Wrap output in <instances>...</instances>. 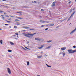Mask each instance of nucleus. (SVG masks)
<instances>
[{"label": "nucleus", "mask_w": 76, "mask_h": 76, "mask_svg": "<svg viewBox=\"0 0 76 76\" xmlns=\"http://www.w3.org/2000/svg\"><path fill=\"white\" fill-rule=\"evenodd\" d=\"M25 37H28V38H30L31 37L29 36V35H30V36H31V34L30 33H28V34H26V33H24V34Z\"/></svg>", "instance_id": "f257e3e1"}, {"label": "nucleus", "mask_w": 76, "mask_h": 76, "mask_svg": "<svg viewBox=\"0 0 76 76\" xmlns=\"http://www.w3.org/2000/svg\"><path fill=\"white\" fill-rule=\"evenodd\" d=\"M57 2V1H55L54 2H53L52 3V5L51 6L52 7H54L56 5V3Z\"/></svg>", "instance_id": "f03ea898"}, {"label": "nucleus", "mask_w": 76, "mask_h": 76, "mask_svg": "<svg viewBox=\"0 0 76 76\" xmlns=\"http://www.w3.org/2000/svg\"><path fill=\"white\" fill-rule=\"evenodd\" d=\"M7 71L8 73L10 75V74H11V71L10 70V69L9 68H7Z\"/></svg>", "instance_id": "7ed1b4c3"}, {"label": "nucleus", "mask_w": 76, "mask_h": 76, "mask_svg": "<svg viewBox=\"0 0 76 76\" xmlns=\"http://www.w3.org/2000/svg\"><path fill=\"white\" fill-rule=\"evenodd\" d=\"M67 51H68L69 54L72 53V49H69Z\"/></svg>", "instance_id": "20e7f679"}, {"label": "nucleus", "mask_w": 76, "mask_h": 76, "mask_svg": "<svg viewBox=\"0 0 76 76\" xmlns=\"http://www.w3.org/2000/svg\"><path fill=\"white\" fill-rule=\"evenodd\" d=\"M65 49H66V47H63L61 48V50H63V51L64 50H65Z\"/></svg>", "instance_id": "39448f33"}, {"label": "nucleus", "mask_w": 76, "mask_h": 76, "mask_svg": "<svg viewBox=\"0 0 76 76\" xmlns=\"http://www.w3.org/2000/svg\"><path fill=\"white\" fill-rule=\"evenodd\" d=\"M23 28H24L25 29H29L30 28L29 27H27V26H24V27Z\"/></svg>", "instance_id": "423d86ee"}, {"label": "nucleus", "mask_w": 76, "mask_h": 76, "mask_svg": "<svg viewBox=\"0 0 76 76\" xmlns=\"http://www.w3.org/2000/svg\"><path fill=\"white\" fill-rule=\"evenodd\" d=\"M35 40H37V41H41V40L38 38H35Z\"/></svg>", "instance_id": "0eeeda50"}, {"label": "nucleus", "mask_w": 76, "mask_h": 76, "mask_svg": "<svg viewBox=\"0 0 76 76\" xmlns=\"http://www.w3.org/2000/svg\"><path fill=\"white\" fill-rule=\"evenodd\" d=\"M76 52V49L75 50H72V53H74Z\"/></svg>", "instance_id": "6e6552de"}, {"label": "nucleus", "mask_w": 76, "mask_h": 76, "mask_svg": "<svg viewBox=\"0 0 76 76\" xmlns=\"http://www.w3.org/2000/svg\"><path fill=\"white\" fill-rule=\"evenodd\" d=\"M75 12H76V11H74L73 12V13L71 14V16H73V15H74V13H75Z\"/></svg>", "instance_id": "1a4fd4ad"}, {"label": "nucleus", "mask_w": 76, "mask_h": 76, "mask_svg": "<svg viewBox=\"0 0 76 76\" xmlns=\"http://www.w3.org/2000/svg\"><path fill=\"white\" fill-rule=\"evenodd\" d=\"M36 34V33H34L33 34H31V36L32 37H33V36H34V35H35Z\"/></svg>", "instance_id": "9d476101"}, {"label": "nucleus", "mask_w": 76, "mask_h": 76, "mask_svg": "<svg viewBox=\"0 0 76 76\" xmlns=\"http://www.w3.org/2000/svg\"><path fill=\"white\" fill-rule=\"evenodd\" d=\"M54 24L53 23V24H50L49 25V26H54Z\"/></svg>", "instance_id": "9b49d317"}, {"label": "nucleus", "mask_w": 76, "mask_h": 76, "mask_svg": "<svg viewBox=\"0 0 76 76\" xmlns=\"http://www.w3.org/2000/svg\"><path fill=\"white\" fill-rule=\"evenodd\" d=\"M75 30H74L70 33V34H73V33L75 32Z\"/></svg>", "instance_id": "f8f14e48"}, {"label": "nucleus", "mask_w": 76, "mask_h": 76, "mask_svg": "<svg viewBox=\"0 0 76 76\" xmlns=\"http://www.w3.org/2000/svg\"><path fill=\"white\" fill-rule=\"evenodd\" d=\"M10 43L11 44V45H14V43H13V42H10Z\"/></svg>", "instance_id": "ddd939ff"}, {"label": "nucleus", "mask_w": 76, "mask_h": 76, "mask_svg": "<svg viewBox=\"0 0 76 76\" xmlns=\"http://www.w3.org/2000/svg\"><path fill=\"white\" fill-rule=\"evenodd\" d=\"M40 22H41L42 23H44L45 22H44V21L42 20H40Z\"/></svg>", "instance_id": "4468645a"}, {"label": "nucleus", "mask_w": 76, "mask_h": 76, "mask_svg": "<svg viewBox=\"0 0 76 76\" xmlns=\"http://www.w3.org/2000/svg\"><path fill=\"white\" fill-rule=\"evenodd\" d=\"M44 22H45L44 23H49V21H44Z\"/></svg>", "instance_id": "2eb2a0df"}, {"label": "nucleus", "mask_w": 76, "mask_h": 76, "mask_svg": "<svg viewBox=\"0 0 76 76\" xmlns=\"http://www.w3.org/2000/svg\"><path fill=\"white\" fill-rule=\"evenodd\" d=\"M8 52H9V53H11V52H12V50H8Z\"/></svg>", "instance_id": "dca6fc26"}, {"label": "nucleus", "mask_w": 76, "mask_h": 76, "mask_svg": "<svg viewBox=\"0 0 76 76\" xmlns=\"http://www.w3.org/2000/svg\"><path fill=\"white\" fill-rule=\"evenodd\" d=\"M27 66H29V62L27 61Z\"/></svg>", "instance_id": "f3484780"}, {"label": "nucleus", "mask_w": 76, "mask_h": 76, "mask_svg": "<svg viewBox=\"0 0 76 76\" xmlns=\"http://www.w3.org/2000/svg\"><path fill=\"white\" fill-rule=\"evenodd\" d=\"M65 54H66V53H63V57H64V56H65Z\"/></svg>", "instance_id": "a211bd4d"}, {"label": "nucleus", "mask_w": 76, "mask_h": 76, "mask_svg": "<svg viewBox=\"0 0 76 76\" xmlns=\"http://www.w3.org/2000/svg\"><path fill=\"white\" fill-rule=\"evenodd\" d=\"M0 43H1V44H3V40H0Z\"/></svg>", "instance_id": "6ab92c4d"}, {"label": "nucleus", "mask_w": 76, "mask_h": 76, "mask_svg": "<svg viewBox=\"0 0 76 76\" xmlns=\"http://www.w3.org/2000/svg\"><path fill=\"white\" fill-rule=\"evenodd\" d=\"M52 42V40H50L47 42Z\"/></svg>", "instance_id": "aec40b11"}, {"label": "nucleus", "mask_w": 76, "mask_h": 76, "mask_svg": "<svg viewBox=\"0 0 76 76\" xmlns=\"http://www.w3.org/2000/svg\"><path fill=\"white\" fill-rule=\"evenodd\" d=\"M22 48L23 49V50H25V51H26V49L22 47Z\"/></svg>", "instance_id": "412c9836"}, {"label": "nucleus", "mask_w": 76, "mask_h": 76, "mask_svg": "<svg viewBox=\"0 0 76 76\" xmlns=\"http://www.w3.org/2000/svg\"><path fill=\"white\" fill-rule=\"evenodd\" d=\"M30 31H34V30H35V29H30Z\"/></svg>", "instance_id": "4be33fe9"}, {"label": "nucleus", "mask_w": 76, "mask_h": 76, "mask_svg": "<svg viewBox=\"0 0 76 76\" xmlns=\"http://www.w3.org/2000/svg\"><path fill=\"white\" fill-rule=\"evenodd\" d=\"M50 47H51V45L49 46L48 47V48H50Z\"/></svg>", "instance_id": "5701e85b"}, {"label": "nucleus", "mask_w": 76, "mask_h": 76, "mask_svg": "<svg viewBox=\"0 0 76 76\" xmlns=\"http://www.w3.org/2000/svg\"><path fill=\"white\" fill-rule=\"evenodd\" d=\"M45 26V25H42L41 27L42 28V27H44V26Z\"/></svg>", "instance_id": "b1692460"}, {"label": "nucleus", "mask_w": 76, "mask_h": 76, "mask_svg": "<svg viewBox=\"0 0 76 76\" xmlns=\"http://www.w3.org/2000/svg\"><path fill=\"white\" fill-rule=\"evenodd\" d=\"M73 48H76V46L74 45V46H73Z\"/></svg>", "instance_id": "393cba45"}, {"label": "nucleus", "mask_w": 76, "mask_h": 76, "mask_svg": "<svg viewBox=\"0 0 76 76\" xmlns=\"http://www.w3.org/2000/svg\"><path fill=\"white\" fill-rule=\"evenodd\" d=\"M25 47V48H26V49H27V50H29V48H28L26 47Z\"/></svg>", "instance_id": "a878e982"}, {"label": "nucleus", "mask_w": 76, "mask_h": 76, "mask_svg": "<svg viewBox=\"0 0 76 76\" xmlns=\"http://www.w3.org/2000/svg\"><path fill=\"white\" fill-rule=\"evenodd\" d=\"M14 28H15V29H16V28H17V26H15Z\"/></svg>", "instance_id": "bb28decb"}, {"label": "nucleus", "mask_w": 76, "mask_h": 76, "mask_svg": "<svg viewBox=\"0 0 76 76\" xmlns=\"http://www.w3.org/2000/svg\"><path fill=\"white\" fill-rule=\"evenodd\" d=\"M47 67H51V66L50 65H48Z\"/></svg>", "instance_id": "cd10ccee"}, {"label": "nucleus", "mask_w": 76, "mask_h": 76, "mask_svg": "<svg viewBox=\"0 0 76 76\" xmlns=\"http://www.w3.org/2000/svg\"><path fill=\"white\" fill-rule=\"evenodd\" d=\"M38 58H41V56H38Z\"/></svg>", "instance_id": "c85d7f7f"}, {"label": "nucleus", "mask_w": 76, "mask_h": 76, "mask_svg": "<svg viewBox=\"0 0 76 76\" xmlns=\"http://www.w3.org/2000/svg\"><path fill=\"white\" fill-rule=\"evenodd\" d=\"M10 16V17H11V18H14V16H12V15H9Z\"/></svg>", "instance_id": "c756f323"}, {"label": "nucleus", "mask_w": 76, "mask_h": 76, "mask_svg": "<svg viewBox=\"0 0 76 76\" xmlns=\"http://www.w3.org/2000/svg\"><path fill=\"white\" fill-rule=\"evenodd\" d=\"M48 29V28H46L45 29V31H47Z\"/></svg>", "instance_id": "7c9ffc66"}, {"label": "nucleus", "mask_w": 76, "mask_h": 76, "mask_svg": "<svg viewBox=\"0 0 76 76\" xmlns=\"http://www.w3.org/2000/svg\"><path fill=\"white\" fill-rule=\"evenodd\" d=\"M41 48H41V47H38V49H41Z\"/></svg>", "instance_id": "2f4dec72"}, {"label": "nucleus", "mask_w": 76, "mask_h": 76, "mask_svg": "<svg viewBox=\"0 0 76 76\" xmlns=\"http://www.w3.org/2000/svg\"><path fill=\"white\" fill-rule=\"evenodd\" d=\"M70 19V18H68V19L67 20V21H69V20Z\"/></svg>", "instance_id": "473e14b6"}, {"label": "nucleus", "mask_w": 76, "mask_h": 76, "mask_svg": "<svg viewBox=\"0 0 76 76\" xmlns=\"http://www.w3.org/2000/svg\"><path fill=\"white\" fill-rule=\"evenodd\" d=\"M44 47V45H42L41 46V48H42Z\"/></svg>", "instance_id": "72a5a7b5"}, {"label": "nucleus", "mask_w": 76, "mask_h": 76, "mask_svg": "<svg viewBox=\"0 0 76 76\" xmlns=\"http://www.w3.org/2000/svg\"><path fill=\"white\" fill-rule=\"evenodd\" d=\"M8 20H12V19H11V18H9V19H8Z\"/></svg>", "instance_id": "f704fd0d"}, {"label": "nucleus", "mask_w": 76, "mask_h": 76, "mask_svg": "<svg viewBox=\"0 0 76 76\" xmlns=\"http://www.w3.org/2000/svg\"><path fill=\"white\" fill-rule=\"evenodd\" d=\"M5 16H6V17H9V16L7 15H5Z\"/></svg>", "instance_id": "c9c22d12"}, {"label": "nucleus", "mask_w": 76, "mask_h": 76, "mask_svg": "<svg viewBox=\"0 0 76 76\" xmlns=\"http://www.w3.org/2000/svg\"><path fill=\"white\" fill-rule=\"evenodd\" d=\"M18 19H15V21L16 22H18Z\"/></svg>", "instance_id": "e433bc0d"}, {"label": "nucleus", "mask_w": 76, "mask_h": 76, "mask_svg": "<svg viewBox=\"0 0 76 76\" xmlns=\"http://www.w3.org/2000/svg\"><path fill=\"white\" fill-rule=\"evenodd\" d=\"M15 34V35H18V33H16Z\"/></svg>", "instance_id": "4c0bfd02"}, {"label": "nucleus", "mask_w": 76, "mask_h": 76, "mask_svg": "<svg viewBox=\"0 0 76 76\" xmlns=\"http://www.w3.org/2000/svg\"><path fill=\"white\" fill-rule=\"evenodd\" d=\"M18 19H22V18H20V17H18Z\"/></svg>", "instance_id": "58836bf2"}, {"label": "nucleus", "mask_w": 76, "mask_h": 76, "mask_svg": "<svg viewBox=\"0 0 76 76\" xmlns=\"http://www.w3.org/2000/svg\"><path fill=\"white\" fill-rule=\"evenodd\" d=\"M41 11H44V9H41Z\"/></svg>", "instance_id": "ea45409f"}, {"label": "nucleus", "mask_w": 76, "mask_h": 76, "mask_svg": "<svg viewBox=\"0 0 76 76\" xmlns=\"http://www.w3.org/2000/svg\"><path fill=\"white\" fill-rule=\"evenodd\" d=\"M7 22H8V23H10L11 22L9 21H7Z\"/></svg>", "instance_id": "a19ab883"}, {"label": "nucleus", "mask_w": 76, "mask_h": 76, "mask_svg": "<svg viewBox=\"0 0 76 76\" xmlns=\"http://www.w3.org/2000/svg\"><path fill=\"white\" fill-rule=\"evenodd\" d=\"M72 2V1H70L69 3H68V4H70V3Z\"/></svg>", "instance_id": "79ce46f5"}, {"label": "nucleus", "mask_w": 76, "mask_h": 76, "mask_svg": "<svg viewBox=\"0 0 76 76\" xmlns=\"http://www.w3.org/2000/svg\"><path fill=\"white\" fill-rule=\"evenodd\" d=\"M2 12H3V11H1V10L0 11V13H2Z\"/></svg>", "instance_id": "37998d69"}, {"label": "nucleus", "mask_w": 76, "mask_h": 76, "mask_svg": "<svg viewBox=\"0 0 76 76\" xmlns=\"http://www.w3.org/2000/svg\"><path fill=\"white\" fill-rule=\"evenodd\" d=\"M72 10H73L71 9V10H70V12H72Z\"/></svg>", "instance_id": "c03bdc74"}, {"label": "nucleus", "mask_w": 76, "mask_h": 76, "mask_svg": "<svg viewBox=\"0 0 76 76\" xmlns=\"http://www.w3.org/2000/svg\"><path fill=\"white\" fill-rule=\"evenodd\" d=\"M5 25H9V24H5Z\"/></svg>", "instance_id": "a18cd8bd"}, {"label": "nucleus", "mask_w": 76, "mask_h": 76, "mask_svg": "<svg viewBox=\"0 0 76 76\" xmlns=\"http://www.w3.org/2000/svg\"><path fill=\"white\" fill-rule=\"evenodd\" d=\"M9 57H10V58H12V56H9Z\"/></svg>", "instance_id": "49530a36"}, {"label": "nucleus", "mask_w": 76, "mask_h": 76, "mask_svg": "<svg viewBox=\"0 0 76 76\" xmlns=\"http://www.w3.org/2000/svg\"><path fill=\"white\" fill-rule=\"evenodd\" d=\"M19 15H22V14L20 13L19 14Z\"/></svg>", "instance_id": "de8ad7c7"}, {"label": "nucleus", "mask_w": 76, "mask_h": 76, "mask_svg": "<svg viewBox=\"0 0 76 76\" xmlns=\"http://www.w3.org/2000/svg\"><path fill=\"white\" fill-rule=\"evenodd\" d=\"M2 1H6V0H2Z\"/></svg>", "instance_id": "09e8293b"}, {"label": "nucleus", "mask_w": 76, "mask_h": 76, "mask_svg": "<svg viewBox=\"0 0 76 76\" xmlns=\"http://www.w3.org/2000/svg\"><path fill=\"white\" fill-rule=\"evenodd\" d=\"M1 18H2V19H5V18L4 17H2Z\"/></svg>", "instance_id": "8fccbe9b"}, {"label": "nucleus", "mask_w": 76, "mask_h": 76, "mask_svg": "<svg viewBox=\"0 0 76 76\" xmlns=\"http://www.w3.org/2000/svg\"><path fill=\"white\" fill-rule=\"evenodd\" d=\"M1 16H2V17H3L4 16V15H1Z\"/></svg>", "instance_id": "3c124183"}, {"label": "nucleus", "mask_w": 76, "mask_h": 76, "mask_svg": "<svg viewBox=\"0 0 76 76\" xmlns=\"http://www.w3.org/2000/svg\"><path fill=\"white\" fill-rule=\"evenodd\" d=\"M45 56H46V57H47V54H45Z\"/></svg>", "instance_id": "603ef678"}, {"label": "nucleus", "mask_w": 76, "mask_h": 76, "mask_svg": "<svg viewBox=\"0 0 76 76\" xmlns=\"http://www.w3.org/2000/svg\"><path fill=\"white\" fill-rule=\"evenodd\" d=\"M66 20V18H65V19H64V20H63V21H64V20Z\"/></svg>", "instance_id": "864d4df0"}, {"label": "nucleus", "mask_w": 76, "mask_h": 76, "mask_svg": "<svg viewBox=\"0 0 76 76\" xmlns=\"http://www.w3.org/2000/svg\"><path fill=\"white\" fill-rule=\"evenodd\" d=\"M34 2L35 3H37V2L36 1H34Z\"/></svg>", "instance_id": "5fc2aeb1"}, {"label": "nucleus", "mask_w": 76, "mask_h": 76, "mask_svg": "<svg viewBox=\"0 0 76 76\" xmlns=\"http://www.w3.org/2000/svg\"><path fill=\"white\" fill-rule=\"evenodd\" d=\"M23 31H26V30H23Z\"/></svg>", "instance_id": "6e6d98bb"}, {"label": "nucleus", "mask_w": 76, "mask_h": 76, "mask_svg": "<svg viewBox=\"0 0 76 76\" xmlns=\"http://www.w3.org/2000/svg\"><path fill=\"white\" fill-rule=\"evenodd\" d=\"M16 13H19V12H16Z\"/></svg>", "instance_id": "4d7b16f0"}, {"label": "nucleus", "mask_w": 76, "mask_h": 76, "mask_svg": "<svg viewBox=\"0 0 76 76\" xmlns=\"http://www.w3.org/2000/svg\"><path fill=\"white\" fill-rule=\"evenodd\" d=\"M27 43H28V44H29V41H28L27 42Z\"/></svg>", "instance_id": "13d9d810"}, {"label": "nucleus", "mask_w": 76, "mask_h": 76, "mask_svg": "<svg viewBox=\"0 0 76 76\" xmlns=\"http://www.w3.org/2000/svg\"><path fill=\"white\" fill-rule=\"evenodd\" d=\"M6 75V76H9V75H7V74H5Z\"/></svg>", "instance_id": "bf43d9fd"}, {"label": "nucleus", "mask_w": 76, "mask_h": 76, "mask_svg": "<svg viewBox=\"0 0 76 76\" xmlns=\"http://www.w3.org/2000/svg\"><path fill=\"white\" fill-rule=\"evenodd\" d=\"M46 64V66H48V64Z\"/></svg>", "instance_id": "052dcab7"}, {"label": "nucleus", "mask_w": 76, "mask_h": 76, "mask_svg": "<svg viewBox=\"0 0 76 76\" xmlns=\"http://www.w3.org/2000/svg\"><path fill=\"white\" fill-rule=\"evenodd\" d=\"M32 3H34V1H32Z\"/></svg>", "instance_id": "680f3d73"}, {"label": "nucleus", "mask_w": 76, "mask_h": 76, "mask_svg": "<svg viewBox=\"0 0 76 76\" xmlns=\"http://www.w3.org/2000/svg\"><path fill=\"white\" fill-rule=\"evenodd\" d=\"M22 12H21V11L19 12V13H22Z\"/></svg>", "instance_id": "e2e57ef3"}, {"label": "nucleus", "mask_w": 76, "mask_h": 76, "mask_svg": "<svg viewBox=\"0 0 76 76\" xmlns=\"http://www.w3.org/2000/svg\"><path fill=\"white\" fill-rule=\"evenodd\" d=\"M61 52L59 54H61Z\"/></svg>", "instance_id": "0e129e2a"}, {"label": "nucleus", "mask_w": 76, "mask_h": 76, "mask_svg": "<svg viewBox=\"0 0 76 76\" xmlns=\"http://www.w3.org/2000/svg\"><path fill=\"white\" fill-rule=\"evenodd\" d=\"M75 8H73V10L74 11V10H75Z\"/></svg>", "instance_id": "69168bd1"}, {"label": "nucleus", "mask_w": 76, "mask_h": 76, "mask_svg": "<svg viewBox=\"0 0 76 76\" xmlns=\"http://www.w3.org/2000/svg\"><path fill=\"white\" fill-rule=\"evenodd\" d=\"M58 26H57L56 27V28H58Z\"/></svg>", "instance_id": "338daca9"}, {"label": "nucleus", "mask_w": 76, "mask_h": 76, "mask_svg": "<svg viewBox=\"0 0 76 76\" xmlns=\"http://www.w3.org/2000/svg\"><path fill=\"white\" fill-rule=\"evenodd\" d=\"M15 39H18V38H15Z\"/></svg>", "instance_id": "774afa93"}]
</instances>
